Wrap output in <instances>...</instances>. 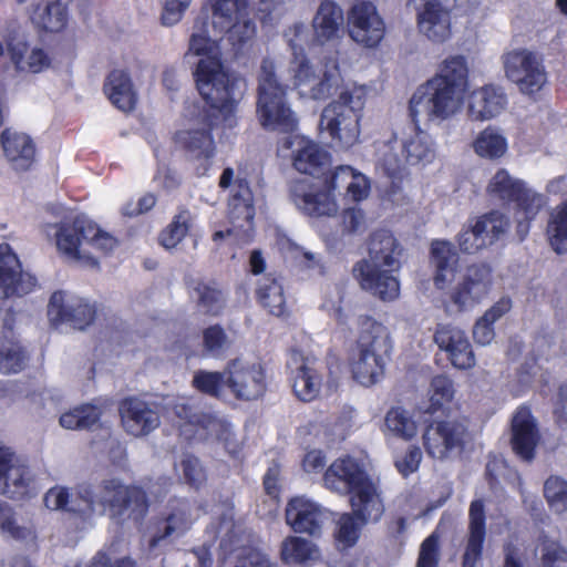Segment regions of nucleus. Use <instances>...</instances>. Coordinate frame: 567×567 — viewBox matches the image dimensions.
Masks as SVG:
<instances>
[{"mask_svg": "<svg viewBox=\"0 0 567 567\" xmlns=\"http://www.w3.org/2000/svg\"><path fill=\"white\" fill-rule=\"evenodd\" d=\"M192 384L197 391L204 394L221 398L224 390L227 388L225 371H196Z\"/></svg>", "mask_w": 567, "mask_h": 567, "instance_id": "13d9d810", "label": "nucleus"}, {"mask_svg": "<svg viewBox=\"0 0 567 567\" xmlns=\"http://www.w3.org/2000/svg\"><path fill=\"white\" fill-rule=\"evenodd\" d=\"M391 350L389 329L370 317L359 318V334L350 362L353 379L363 386L378 383L384 375Z\"/></svg>", "mask_w": 567, "mask_h": 567, "instance_id": "423d86ee", "label": "nucleus"}, {"mask_svg": "<svg viewBox=\"0 0 567 567\" xmlns=\"http://www.w3.org/2000/svg\"><path fill=\"white\" fill-rule=\"evenodd\" d=\"M351 39L367 48L377 47L385 33V23L372 0H353L348 10Z\"/></svg>", "mask_w": 567, "mask_h": 567, "instance_id": "f3484780", "label": "nucleus"}, {"mask_svg": "<svg viewBox=\"0 0 567 567\" xmlns=\"http://www.w3.org/2000/svg\"><path fill=\"white\" fill-rule=\"evenodd\" d=\"M188 52L199 58L194 78L196 89L209 109L189 107L184 127L175 134V143L185 150L189 159L198 163L197 172L204 175L216 153L212 128L236 125L235 89L238 80L231 78L224 66L218 42L204 32L192 34Z\"/></svg>", "mask_w": 567, "mask_h": 567, "instance_id": "f257e3e1", "label": "nucleus"}, {"mask_svg": "<svg viewBox=\"0 0 567 567\" xmlns=\"http://www.w3.org/2000/svg\"><path fill=\"white\" fill-rule=\"evenodd\" d=\"M468 64L462 54L442 60L435 74L420 84L409 100V116L416 122H446L458 115L468 91Z\"/></svg>", "mask_w": 567, "mask_h": 567, "instance_id": "f03ea898", "label": "nucleus"}, {"mask_svg": "<svg viewBox=\"0 0 567 567\" xmlns=\"http://www.w3.org/2000/svg\"><path fill=\"white\" fill-rule=\"evenodd\" d=\"M336 189L343 188L346 199L360 203L365 200L371 192V179L351 165H339L330 174Z\"/></svg>", "mask_w": 567, "mask_h": 567, "instance_id": "4c0bfd02", "label": "nucleus"}, {"mask_svg": "<svg viewBox=\"0 0 567 567\" xmlns=\"http://www.w3.org/2000/svg\"><path fill=\"white\" fill-rule=\"evenodd\" d=\"M275 70L274 61L262 60L258 75L257 118L265 130L293 132L298 120L287 102V90L278 82Z\"/></svg>", "mask_w": 567, "mask_h": 567, "instance_id": "6e6552de", "label": "nucleus"}, {"mask_svg": "<svg viewBox=\"0 0 567 567\" xmlns=\"http://www.w3.org/2000/svg\"><path fill=\"white\" fill-rule=\"evenodd\" d=\"M370 478L362 463L351 456L339 457L327 468L323 481L328 489L346 495Z\"/></svg>", "mask_w": 567, "mask_h": 567, "instance_id": "a878e982", "label": "nucleus"}, {"mask_svg": "<svg viewBox=\"0 0 567 567\" xmlns=\"http://www.w3.org/2000/svg\"><path fill=\"white\" fill-rule=\"evenodd\" d=\"M37 279L22 270L19 257L8 244L0 245V298L29 293Z\"/></svg>", "mask_w": 567, "mask_h": 567, "instance_id": "5701e85b", "label": "nucleus"}, {"mask_svg": "<svg viewBox=\"0 0 567 567\" xmlns=\"http://www.w3.org/2000/svg\"><path fill=\"white\" fill-rule=\"evenodd\" d=\"M336 186L329 175L323 181L307 178L290 184V198L295 206L311 217H332L339 212Z\"/></svg>", "mask_w": 567, "mask_h": 567, "instance_id": "f8f14e48", "label": "nucleus"}, {"mask_svg": "<svg viewBox=\"0 0 567 567\" xmlns=\"http://www.w3.org/2000/svg\"><path fill=\"white\" fill-rule=\"evenodd\" d=\"M31 473L20 464L14 453L6 446H0V494L10 498H20L28 494Z\"/></svg>", "mask_w": 567, "mask_h": 567, "instance_id": "c756f323", "label": "nucleus"}, {"mask_svg": "<svg viewBox=\"0 0 567 567\" xmlns=\"http://www.w3.org/2000/svg\"><path fill=\"white\" fill-rule=\"evenodd\" d=\"M362 114L342 103H329L321 113L319 127L328 133L334 146L349 150L360 141Z\"/></svg>", "mask_w": 567, "mask_h": 567, "instance_id": "2eb2a0df", "label": "nucleus"}, {"mask_svg": "<svg viewBox=\"0 0 567 567\" xmlns=\"http://www.w3.org/2000/svg\"><path fill=\"white\" fill-rule=\"evenodd\" d=\"M517 203V233L520 239H524L529 233V223L536 217L540 208L544 206V197L528 188L526 185L519 198L514 200Z\"/></svg>", "mask_w": 567, "mask_h": 567, "instance_id": "49530a36", "label": "nucleus"}, {"mask_svg": "<svg viewBox=\"0 0 567 567\" xmlns=\"http://www.w3.org/2000/svg\"><path fill=\"white\" fill-rule=\"evenodd\" d=\"M362 524L350 513L342 514L336 523L334 540L340 549L354 546L360 537Z\"/></svg>", "mask_w": 567, "mask_h": 567, "instance_id": "4d7b16f0", "label": "nucleus"}, {"mask_svg": "<svg viewBox=\"0 0 567 567\" xmlns=\"http://www.w3.org/2000/svg\"><path fill=\"white\" fill-rule=\"evenodd\" d=\"M219 533L223 534L220 549L225 554L236 553L238 565L235 567H271L268 556L262 551L252 548L247 549L234 547V543H237L239 539L237 534L234 532V524L231 520L224 522L220 525Z\"/></svg>", "mask_w": 567, "mask_h": 567, "instance_id": "ea45409f", "label": "nucleus"}, {"mask_svg": "<svg viewBox=\"0 0 567 567\" xmlns=\"http://www.w3.org/2000/svg\"><path fill=\"white\" fill-rule=\"evenodd\" d=\"M6 51L19 73L38 74L45 72L52 65L50 52L40 44L30 43L23 35L10 38L7 45L0 42V58Z\"/></svg>", "mask_w": 567, "mask_h": 567, "instance_id": "aec40b11", "label": "nucleus"}, {"mask_svg": "<svg viewBox=\"0 0 567 567\" xmlns=\"http://www.w3.org/2000/svg\"><path fill=\"white\" fill-rule=\"evenodd\" d=\"M493 285V269L488 265H470L451 289L450 301L458 311L471 310L488 297Z\"/></svg>", "mask_w": 567, "mask_h": 567, "instance_id": "4468645a", "label": "nucleus"}, {"mask_svg": "<svg viewBox=\"0 0 567 567\" xmlns=\"http://www.w3.org/2000/svg\"><path fill=\"white\" fill-rule=\"evenodd\" d=\"M381 431L385 439H400L409 442L417 435L419 423L409 410L393 406L386 411Z\"/></svg>", "mask_w": 567, "mask_h": 567, "instance_id": "79ce46f5", "label": "nucleus"}, {"mask_svg": "<svg viewBox=\"0 0 567 567\" xmlns=\"http://www.w3.org/2000/svg\"><path fill=\"white\" fill-rule=\"evenodd\" d=\"M427 394L430 406L426 412L434 413L452 401L454 396L453 382L445 375H436L431 381Z\"/></svg>", "mask_w": 567, "mask_h": 567, "instance_id": "bf43d9fd", "label": "nucleus"}, {"mask_svg": "<svg viewBox=\"0 0 567 567\" xmlns=\"http://www.w3.org/2000/svg\"><path fill=\"white\" fill-rule=\"evenodd\" d=\"M87 231V249L93 256H95L94 251L107 255L117 246V240L112 235L100 229L99 226L91 220Z\"/></svg>", "mask_w": 567, "mask_h": 567, "instance_id": "69168bd1", "label": "nucleus"}, {"mask_svg": "<svg viewBox=\"0 0 567 567\" xmlns=\"http://www.w3.org/2000/svg\"><path fill=\"white\" fill-rule=\"evenodd\" d=\"M472 150L483 159L496 161L508 152V140L502 128L489 125L474 137Z\"/></svg>", "mask_w": 567, "mask_h": 567, "instance_id": "c03bdc74", "label": "nucleus"}, {"mask_svg": "<svg viewBox=\"0 0 567 567\" xmlns=\"http://www.w3.org/2000/svg\"><path fill=\"white\" fill-rule=\"evenodd\" d=\"M434 341L456 369L468 370L475 367L476 359L472 344L461 328L441 324L435 331Z\"/></svg>", "mask_w": 567, "mask_h": 567, "instance_id": "393cba45", "label": "nucleus"}, {"mask_svg": "<svg viewBox=\"0 0 567 567\" xmlns=\"http://www.w3.org/2000/svg\"><path fill=\"white\" fill-rule=\"evenodd\" d=\"M320 558L319 548L310 540L291 536L281 545V559L286 564H302Z\"/></svg>", "mask_w": 567, "mask_h": 567, "instance_id": "09e8293b", "label": "nucleus"}, {"mask_svg": "<svg viewBox=\"0 0 567 567\" xmlns=\"http://www.w3.org/2000/svg\"><path fill=\"white\" fill-rule=\"evenodd\" d=\"M79 497L85 503L86 517L103 515L109 511L116 517L127 514V517L140 520L148 509L145 493L136 486L124 485L117 478L104 480L96 491L81 485Z\"/></svg>", "mask_w": 567, "mask_h": 567, "instance_id": "0eeeda50", "label": "nucleus"}, {"mask_svg": "<svg viewBox=\"0 0 567 567\" xmlns=\"http://www.w3.org/2000/svg\"><path fill=\"white\" fill-rule=\"evenodd\" d=\"M44 505L51 511H65L86 517L85 503L80 499L79 489L72 495L66 487L53 486L44 495Z\"/></svg>", "mask_w": 567, "mask_h": 567, "instance_id": "3c124183", "label": "nucleus"}, {"mask_svg": "<svg viewBox=\"0 0 567 567\" xmlns=\"http://www.w3.org/2000/svg\"><path fill=\"white\" fill-rule=\"evenodd\" d=\"M413 127L404 133L398 144L396 137L383 144L377 155V167L390 178H401L408 166L424 168L437 157V144L434 137L421 127L441 125L443 122H431L425 118L416 122L410 116Z\"/></svg>", "mask_w": 567, "mask_h": 567, "instance_id": "39448f33", "label": "nucleus"}, {"mask_svg": "<svg viewBox=\"0 0 567 567\" xmlns=\"http://www.w3.org/2000/svg\"><path fill=\"white\" fill-rule=\"evenodd\" d=\"M370 87L365 84L353 83L346 86L339 94L338 99L331 103H342L347 107L362 114Z\"/></svg>", "mask_w": 567, "mask_h": 567, "instance_id": "0e129e2a", "label": "nucleus"}, {"mask_svg": "<svg viewBox=\"0 0 567 567\" xmlns=\"http://www.w3.org/2000/svg\"><path fill=\"white\" fill-rule=\"evenodd\" d=\"M471 223L487 247L504 236L509 228V219L497 210L471 219Z\"/></svg>", "mask_w": 567, "mask_h": 567, "instance_id": "a18cd8bd", "label": "nucleus"}, {"mask_svg": "<svg viewBox=\"0 0 567 567\" xmlns=\"http://www.w3.org/2000/svg\"><path fill=\"white\" fill-rule=\"evenodd\" d=\"M312 41L318 45L336 43L344 35V13L334 0H322L311 19Z\"/></svg>", "mask_w": 567, "mask_h": 567, "instance_id": "b1692460", "label": "nucleus"}, {"mask_svg": "<svg viewBox=\"0 0 567 567\" xmlns=\"http://www.w3.org/2000/svg\"><path fill=\"white\" fill-rule=\"evenodd\" d=\"M468 537L463 555V567H476L485 540V511L482 501L475 499L470 505Z\"/></svg>", "mask_w": 567, "mask_h": 567, "instance_id": "58836bf2", "label": "nucleus"}, {"mask_svg": "<svg viewBox=\"0 0 567 567\" xmlns=\"http://www.w3.org/2000/svg\"><path fill=\"white\" fill-rule=\"evenodd\" d=\"M94 316L95 310L90 303L64 291L52 293L48 305L49 320L55 327L69 323L75 329H84Z\"/></svg>", "mask_w": 567, "mask_h": 567, "instance_id": "4be33fe9", "label": "nucleus"}, {"mask_svg": "<svg viewBox=\"0 0 567 567\" xmlns=\"http://www.w3.org/2000/svg\"><path fill=\"white\" fill-rule=\"evenodd\" d=\"M203 338L205 351L212 357H219L228 348V338L219 326L207 328Z\"/></svg>", "mask_w": 567, "mask_h": 567, "instance_id": "774afa93", "label": "nucleus"}, {"mask_svg": "<svg viewBox=\"0 0 567 567\" xmlns=\"http://www.w3.org/2000/svg\"><path fill=\"white\" fill-rule=\"evenodd\" d=\"M174 413L178 417L181 434L187 440L216 439L225 442L230 454H236L237 446L230 443L233 435L230 424L209 412L179 402L174 406Z\"/></svg>", "mask_w": 567, "mask_h": 567, "instance_id": "9b49d317", "label": "nucleus"}, {"mask_svg": "<svg viewBox=\"0 0 567 567\" xmlns=\"http://www.w3.org/2000/svg\"><path fill=\"white\" fill-rule=\"evenodd\" d=\"M260 303L274 316H281L286 309V298L282 285L276 279L264 278L257 289Z\"/></svg>", "mask_w": 567, "mask_h": 567, "instance_id": "5fc2aeb1", "label": "nucleus"}, {"mask_svg": "<svg viewBox=\"0 0 567 567\" xmlns=\"http://www.w3.org/2000/svg\"><path fill=\"white\" fill-rule=\"evenodd\" d=\"M124 430L135 436L147 435L159 425V415L147 402L131 398L120 408Z\"/></svg>", "mask_w": 567, "mask_h": 567, "instance_id": "2f4dec72", "label": "nucleus"}, {"mask_svg": "<svg viewBox=\"0 0 567 567\" xmlns=\"http://www.w3.org/2000/svg\"><path fill=\"white\" fill-rule=\"evenodd\" d=\"M287 368L293 393L299 400L311 402L319 396L323 377L318 369V361L315 357L293 349L289 353Z\"/></svg>", "mask_w": 567, "mask_h": 567, "instance_id": "a211bd4d", "label": "nucleus"}, {"mask_svg": "<svg viewBox=\"0 0 567 567\" xmlns=\"http://www.w3.org/2000/svg\"><path fill=\"white\" fill-rule=\"evenodd\" d=\"M0 529L16 540H29L35 537L34 529L31 526L19 525L13 509L2 502H0Z\"/></svg>", "mask_w": 567, "mask_h": 567, "instance_id": "680f3d73", "label": "nucleus"}, {"mask_svg": "<svg viewBox=\"0 0 567 567\" xmlns=\"http://www.w3.org/2000/svg\"><path fill=\"white\" fill-rule=\"evenodd\" d=\"M237 192L230 197L229 220L233 225L226 231L218 230L213 235L215 241L223 239L225 236L249 237L252 230V220L255 217V208L252 204V194L246 183L239 182Z\"/></svg>", "mask_w": 567, "mask_h": 567, "instance_id": "bb28decb", "label": "nucleus"}, {"mask_svg": "<svg viewBox=\"0 0 567 567\" xmlns=\"http://www.w3.org/2000/svg\"><path fill=\"white\" fill-rule=\"evenodd\" d=\"M30 22L40 32L60 33L69 22L65 6L59 0H41L28 11Z\"/></svg>", "mask_w": 567, "mask_h": 567, "instance_id": "f704fd0d", "label": "nucleus"}, {"mask_svg": "<svg viewBox=\"0 0 567 567\" xmlns=\"http://www.w3.org/2000/svg\"><path fill=\"white\" fill-rule=\"evenodd\" d=\"M27 355L14 338L0 337V372L4 374L18 373L24 369Z\"/></svg>", "mask_w": 567, "mask_h": 567, "instance_id": "603ef678", "label": "nucleus"}, {"mask_svg": "<svg viewBox=\"0 0 567 567\" xmlns=\"http://www.w3.org/2000/svg\"><path fill=\"white\" fill-rule=\"evenodd\" d=\"M539 441L536 421L527 408H519L512 419V449L524 461H530Z\"/></svg>", "mask_w": 567, "mask_h": 567, "instance_id": "473e14b6", "label": "nucleus"}, {"mask_svg": "<svg viewBox=\"0 0 567 567\" xmlns=\"http://www.w3.org/2000/svg\"><path fill=\"white\" fill-rule=\"evenodd\" d=\"M176 470L182 473L186 483L196 488L206 481V474L199 460L193 455H184Z\"/></svg>", "mask_w": 567, "mask_h": 567, "instance_id": "338daca9", "label": "nucleus"}, {"mask_svg": "<svg viewBox=\"0 0 567 567\" xmlns=\"http://www.w3.org/2000/svg\"><path fill=\"white\" fill-rule=\"evenodd\" d=\"M416 11L420 32L430 41L442 43L451 37L452 0H409Z\"/></svg>", "mask_w": 567, "mask_h": 567, "instance_id": "6ab92c4d", "label": "nucleus"}, {"mask_svg": "<svg viewBox=\"0 0 567 567\" xmlns=\"http://www.w3.org/2000/svg\"><path fill=\"white\" fill-rule=\"evenodd\" d=\"M466 437V427L455 420L433 422L423 435L424 447L430 456L437 460L449 457L462 450Z\"/></svg>", "mask_w": 567, "mask_h": 567, "instance_id": "412c9836", "label": "nucleus"}, {"mask_svg": "<svg viewBox=\"0 0 567 567\" xmlns=\"http://www.w3.org/2000/svg\"><path fill=\"white\" fill-rule=\"evenodd\" d=\"M195 517L190 513V505L184 501H175L172 505V512L167 518L158 527L156 534L151 539V547H155L158 543L171 536H182L194 523Z\"/></svg>", "mask_w": 567, "mask_h": 567, "instance_id": "37998d69", "label": "nucleus"}, {"mask_svg": "<svg viewBox=\"0 0 567 567\" xmlns=\"http://www.w3.org/2000/svg\"><path fill=\"white\" fill-rule=\"evenodd\" d=\"M102 416V410L95 405L84 404L64 412L60 425L66 430H82L94 426Z\"/></svg>", "mask_w": 567, "mask_h": 567, "instance_id": "864d4df0", "label": "nucleus"}, {"mask_svg": "<svg viewBox=\"0 0 567 567\" xmlns=\"http://www.w3.org/2000/svg\"><path fill=\"white\" fill-rule=\"evenodd\" d=\"M327 518L324 508L305 497L292 498L286 508L287 524L297 533L317 535Z\"/></svg>", "mask_w": 567, "mask_h": 567, "instance_id": "7c9ffc66", "label": "nucleus"}, {"mask_svg": "<svg viewBox=\"0 0 567 567\" xmlns=\"http://www.w3.org/2000/svg\"><path fill=\"white\" fill-rule=\"evenodd\" d=\"M544 495L549 507L556 513L567 512V481L550 476L544 484Z\"/></svg>", "mask_w": 567, "mask_h": 567, "instance_id": "e2e57ef3", "label": "nucleus"}, {"mask_svg": "<svg viewBox=\"0 0 567 567\" xmlns=\"http://www.w3.org/2000/svg\"><path fill=\"white\" fill-rule=\"evenodd\" d=\"M431 264L435 269L434 285L440 290L447 289L455 279L458 256L449 240L436 239L431 244Z\"/></svg>", "mask_w": 567, "mask_h": 567, "instance_id": "e433bc0d", "label": "nucleus"}, {"mask_svg": "<svg viewBox=\"0 0 567 567\" xmlns=\"http://www.w3.org/2000/svg\"><path fill=\"white\" fill-rule=\"evenodd\" d=\"M285 147L292 151V165L302 174L317 175L329 165V153L303 135L292 134Z\"/></svg>", "mask_w": 567, "mask_h": 567, "instance_id": "cd10ccee", "label": "nucleus"}, {"mask_svg": "<svg viewBox=\"0 0 567 567\" xmlns=\"http://www.w3.org/2000/svg\"><path fill=\"white\" fill-rule=\"evenodd\" d=\"M90 219L76 216L61 223L44 224L42 233L47 239L54 243L58 251L68 260L86 268L99 266L97 256L87 249V229Z\"/></svg>", "mask_w": 567, "mask_h": 567, "instance_id": "1a4fd4ad", "label": "nucleus"}, {"mask_svg": "<svg viewBox=\"0 0 567 567\" xmlns=\"http://www.w3.org/2000/svg\"><path fill=\"white\" fill-rule=\"evenodd\" d=\"M227 389L239 400H256L266 391V373L255 361L237 358L225 368Z\"/></svg>", "mask_w": 567, "mask_h": 567, "instance_id": "dca6fc26", "label": "nucleus"}, {"mask_svg": "<svg viewBox=\"0 0 567 567\" xmlns=\"http://www.w3.org/2000/svg\"><path fill=\"white\" fill-rule=\"evenodd\" d=\"M104 92L111 103L123 112H130L136 104V92L130 75L123 70L112 71L104 83Z\"/></svg>", "mask_w": 567, "mask_h": 567, "instance_id": "a19ab883", "label": "nucleus"}, {"mask_svg": "<svg viewBox=\"0 0 567 567\" xmlns=\"http://www.w3.org/2000/svg\"><path fill=\"white\" fill-rule=\"evenodd\" d=\"M403 248L389 230L372 234L368 259L359 262L353 271L360 286L382 300H394L400 293L398 272L401 269Z\"/></svg>", "mask_w": 567, "mask_h": 567, "instance_id": "20e7f679", "label": "nucleus"}, {"mask_svg": "<svg viewBox=\"0 0 567 567\" xmlns=\"http://www.w3.org/2000/svg\"><path fill=\"white\" fill-rule=\"evenodd\" d=\"M508 99L499 85L487 84L468 95L467 113L471 120L485 122L499 116L507 107Z\"/></svg>", "mask_w": 567, "mask_h": 567, "instance_id": "c85d7f7f", "label": "nucleus"}, {"mask_svg": "<svg viewBox=\"0 0 567 567\" xmlns=\"http://www.w3.org/2000/svg\"><path fill=\"white\" fill-rule=\"evenodd\" d=\"M350 514L362 524L380 520L385 509L379 487L372 480L350 493Z\"/></svg>", "mask_w": 567, "mask_h": 567, "instance_id": "72a5a7b5", "label": "nucleus"}, {"mask_svg": "<svg viewBox=\"0 0 567 567\" xmlns=\"http://www.w3.org/2000/svg\"><path fill=\"white\" fill-rule=\"evenodd\" d=\"M505 76L524 95H535L547 84L542 55L526 48H516L502 55Z\"/></svg>", "mask_w": 567, "mask_h": 567, "instance_id": "9d476101", "label": "nucleus"}, {"mask_svg": "<svg viewBox=\"0 0 567 567\" xmlns=\"http://www.w3.org/2000/svg\"><path fill=\"white\" fill-rule=\"evenodd\" d=\"M198 307L206 313L217 315L225 306V296L215 285L199 282L195 289Z\"/></svg>", "mask_w": 567, "mask_h": 567, "instance_id": "052dcab7", "label": "nucleus"}, {"mask_svg": "<svg viewBox=\"0 0 567 567\" xmlns=\"http://www.w3.org/2000/svg\"><path fill=\"white\" fill-rule=\"evenodd\" d=\"M547 236L551 248L557 254L567 252V199L551 209Z\"/></svg>", "mask_w": 567, "mask_h": 567, "instance_id": "8fccbe9b", "label": "nucleus"}, {"mask_svg": "<svg viewBox=\"0 0 567 567\" xmlns=\"http://www.w3.org/2000/svg\"><path fill=\"white\" fill-rule=\"evenodd\" d=\"M292 51L289 64L290 81L300 97L322 101L333 95L343 83L346 60L340 50L326 54L319 65H315L307 56L303 42L306 25L293 23L285 33Z\"/></svg>", "mask_w": 567, "mask_h": 567, "instance_id": "7ed1b4c3", "label": "nucleus"}, {"mask_svg": "<svg viewBox=\"0 0 567 567\" xmlns=\"http://www.w3.org/2000/svg\"><path fill=\"white\" fill-rule=\"evenodd\" d=\"M1 145L6 158L16 171H27L33 164L35 147L25 133L6 128L1 133Z\"/></svg>", "mask_w": 567, "mask_h": 567, "instance_id": "c9c22d12", "label": "nucleus"}, {"mask_svg": "<svg viewBox=\"0 0 567 567\" xmlns=\"http://www.w3.org/2000/svg\"><path fill=\"white\" fill-rule=\"evenodd\" d=\"M525 185L523 181L513 177L505 168H499L489 179L486 190L494 198L514 202L519 198Z\"/></svg>", "mask_w": 567, "mask_h": 567, "instance_id": "de8ad7c7", "label": "nucleus"}, {"mask_svg": "<svg viewBox=\"0 0 567 567\" xmlns=\"http://www.w3.org/2000/svg\"><path fill=\"white\" fill-rule=\"evenodd\" d=\"M210 1L214 29L226 32L233 47L239 49L255 37L256 25L248 17L247 0Z\"/></svg>", "mask_w": 567, "mask_h": 567, "instance_id": "ddd939ff", "label": "nucleus"}, {"mask_svg": "<svg viewBox=\"0 0 567 567\" xmlns=\"http://www.w3.org/2000/svg\"><path fill=\"white\" fill-rule=\"evenodd\" d=\"M193 216L189 210L181 209L172 223L162 231L159 243L166 249L175 248L187 235Z\"/></svg>", "mask_w": 567, "mask_h": 567, "instance_id": "6e6d98bb", "label": "nucleus"}]
</instances>
